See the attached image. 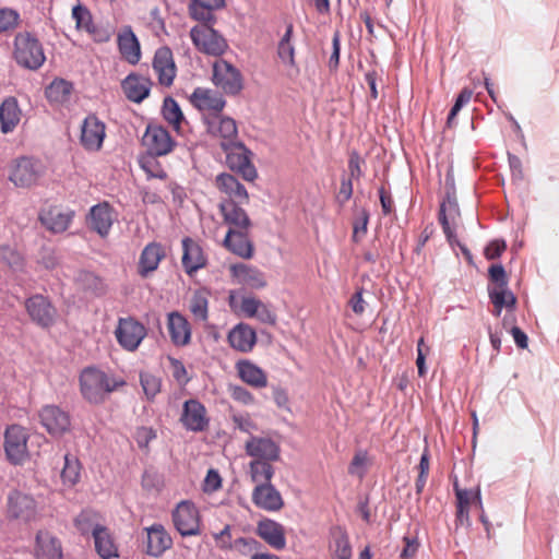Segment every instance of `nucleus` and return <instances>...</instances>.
<instances>
[{"label":"nucleus","instance_id":"23","mask_svg":"<svg viewBox=\"0 0 559 559\" xmlns=\"http://www.w3.org/2000/svg\"><path fill=\"white\" fill-rule=\"evenodd\" d=\"M146 552L152 557H160L173 546V538L162 524H153L146 528Z\"/></svg>","mask_w":559,"mask_h":559},{"label":"nucleus","instance_id":"63","mask_svg":"<svg viewBox=\"0 0 559 559\" xmlns=\"http://www.w3.org/2000/svg\"><path fill=\"white\" fill-rule=\"evenodd\" d=\"M369 465L368 456H354L348 467V473L361 479Z\"/></svg>","mask_w":559,"mask_h":559},{"label":"nucleus","instance_id":"49","mask_svg":"<svg viewBox=\"0 0 559 559\" xmlns=\"http://www.w3.org/2000/svg\"><path fill=\"white\" fill-rule=\"evenodd\" d=\"M72 19L75 21L78 28L85 29L90 33L93 32L92 14L85 5L81 3L74 5L72 8Z\"/></svg>","mask_w":559,"mask_h":559},{"label":"nucleus","instance_id":"37","mask_svg":"<svg viewBox=\"0 0 559 559\" xmlns=\"http://www.w3.org/2000/svg\"><path fill=\"white\" fill-rule=\"evenodd\" d=\"M237 370L240 379L253 388H264L267 384L265 372L250 360L237 362Z\"/></svg>","mask_w":559,"mask_h":559},{"label":"nucleus","instance_id":"4","mask_svg":"<svg viewBox=\"0 0 559 559\" xmlns=\"http://www.w3.org/2000/svg\"><path fill=\"white\" fill-rule=\"evenodd\" d=\"M190 37L195 48L207 56L221 57L228 49L227 40L214 25H195L190 29Z\"/></svg>","mask_w":559,"mask_h":559},{"label":"nucleus","instance_id":"30","mask_svg":"<svg viewBox=\"0 0 559 559\" xmlns=\"http://www.w3.org/2000/svg\"><path fill=\"white\" fill-rule=\"evenodd\" d=\"M36 559H62L60 542L47 531H38L35 546Z\"/></svg>","mask_w":559,"mask_h":559},{"label":"nucleus","instance_id":"39","mask_svg":"<svg viewBox=\"0 0 559 559\" xmlns=\"http://www.w3.org/2000/svg\"><path fill=\"white\" fill-rule=\"evenodd\" d=\"M74 525L83 536H94L96 531L104 526L102 515L91 509L83 510L74 519Z\"/></svg>","mask_w":559,"mask_h":559},{"label":"nucleus","instance_id":"26","mask_svg":"<svg viewBox=\"0 0 559 559\" xmlns=\"http://www.w3.org/2000/svg\"><path fill=\"white\" fill-rule=\"evenodd\" d=\"M165 257L163 247L157 242H151L144 247L138 263V273L145 278L157 270L160 260Z\"/></svg>","mask_w":559,"mask_h":559},{"label":"nucleus","instance_id":"47","mask_svg":"<svg viewBox=\"0 0 559 559\" xmlns=\"http://www.w3.org/2000/svg\"><path fill=\"white\" fill-rule=\"evenodd\" d=\"M212 7L206 4H201L195 1L190 2L189 4V14L191 19L201 22V25H214L216 23V17L213 14Z\"/></svg>","mask_w":559,"mask_h":559},{"label":"nucleus","instance_id":"32","mask_svg":"<svg viewBox=\"0 0 559 559\" xmlns=\"http://www.w3.org/2000/svg\"><path fill=\"white\" fill-rule=\"evenodd\" d=\"M227 338L233 348L248 353L253 348L257 342V334L250 325L238 323L229 331Z\"/></svg>","mask_w":559,"mask_h":559},{"label":"nucleus","instance_id":"43","mask_svg":"<svg viewBox=\"0 0 559 559\" xmlns=\"http://www.w3.org/2000/svg\"><path fill=\"white\" fill-rule=\"evenodd\" d=\"M488 277L490 282L493 283V286H488V294L491 292H511L508 287L509 277L507 275L506 269L501 263L491 264L488 269Z\"/></svg>","mask_w":559,"mask_h":559},{"label":"nucleus","instance_id":"18","mask_svg":"<svg viewBox=\"0 0 559 559\" xmlns=\"http://www.w3.org/2000/svg\"><path fill=\"white\" fill-rule=\"evenodd\" d=\"M181 242L183 251L181 263L185 272L191 276L199 270L205 267L207 258L202 247L190 237H185Z\"/></svg>","mask_w":559,"mask_h":559},{"label":"nucleus","instance_id":"10","mask_svg":"<svg viewBox=\"0 0 559 559\" xmlns=\"http://www.w3.org/2000/svg\"><path fill=\"white\" fill-rule=\"evenodd\" d=\"M44 171V165L39 159L22 156L15 160L9 179L16 187L29 188L37 183Z\"/></svg>","mask_w":559,"mask_h":559},{"label":"nucleus","instance_id":"54","mask_svg":"<svg viewBox=\"0 0 559 559\" xmlns=\"http://www.w3.org/2000/svg\"><path fill=\"white\" fill-rule=\"evenodd\" d=\"M219 135L222 136V141H238V129L236 121L230 117H221L218 129Z\"/></svg>","mask_w":559,"mask_h":559},{"label":"nucleus","instance_id":"12","mask_svg":"<svg viewBox=\"0 0 559 559\" xmlns=\"http://www.w3.org/2000/svg\"><path fill=\"white\" fill-rule=\"evenodd\" d=\"M8 515L22 523H29L38 519V509L35 499L21 491H12L8 497Z\"/></svg>","mask_w":559,"mask_h":559},{"label":"nucleus","instance_id":"52","mask_svg":"<svg viewBox=\"0 0 559 559\" xmlns=\"http://www.w3.org/2000/svg\"><path fill=\"white\" fill-rule=\"evenodd\" d=\"M472 96H473V91L467 87L463 88L459 93L453 106L450 109L448 118H447V126L449 128H451L453 126L455 117L457 116V114L460 112L462 107L471 100Z\"/></svg>","mask_w":559,"mask_h":559},{"label":"nucleus","instance_id":"11","mask_svg":"<svg viewBox=\"0 0 559 559\" xmlns=\"http://www.w3.org/2000/svg\"><path fill=\"white\" fill-rule=\"evenodd\" d=\"M38 417L41 426L52 437H61L71 429L70 414L55 404L40 408Z\"/></svg>","mask_w":559,"mask_h":559},{"label":"nucleus","instance_id":"57","mask_svg":"<svg viewBox=\"0 0 559 559\" xmlns=\"http://www.w3.org/2000/svg\"><path fill=\"white\" fill-rule=\"evenodd\" d=\"M157 437L156 430L152 427H139L135 431V441L141 450H146L152 440Z\"/></svg>","mask_w":559,"mask_h":559},{"label":"nucleus","instance_id":"58","mask_svg":"<svg viewBox=\"0 0 559 559\" xmlns=\"http://www.w3.org/2000/svg\"><path fill=\"white\" fill-rule=\"evenodd\" d=\"M37 262L46 270H53L59 264V259L53 249L43 248L38 253Z\"/></svg>","mask_w":559,"mask_h":559},{"label":"nucleus","instance_id":"22","mask_svg":"<svg viewBox=\"0 0 559 559\" xmlns=\"http://www.w3.org/2000/svg\"><path fill=\"white\" fill-rule=\"evenodd\" d=\"M216 188L227 195L224 200L234 202H248L249 194L246 187L231 174L222 173L215 178Z\"/></svg>","mask_w":559,"mask_h":559},{"label":"nucleus","instance_id":"53","mask_svg":"<svg viewBox=\"0 0 559 559\" xmlns=\"http://www.w3.org/2000/svg\"><path fill=\"white\" fill-rule=\"evenodd\" d=\"M207 297L202 292H195L191 298L190 310L199 319L207 318Z\"/></svg>","mask_w":559,"mask_h":559},{"label":"nucleus","instance_id":"61","mask_svg":"<svg viewBox=\"0 0 559 559\" xmlns=\"http://www.w3.org/2000/svg\"><path fill=\"white\" fill-rule=\"evenodd\" d=\"M507 249V243L503 239H493L485 248L484 254L487 260H495L501 257Z\"/></svg>","mask_w":559,"mask_h":559},{"label":"nucleus","instance_id":"33","mask_svg":"<svg viewBox=\"0 0 559 559\" xmlns=\"http://www.w3.org/2000/svg\"><path fill=\"white\" fill-rule=\"evenodd\" d=\"M27 430L20 425H11L4 432V454H27Z\"/></svg>","mask_w":559,"mask_h":559},{"label":"nucleus","instance_id":"44","mask_svg":"<svg viewBox=\"0 0 559 559\" xmlns=\"http://www.w3.org/2000/svg\"><path fill=\"white\" fill-rule=\"evenodd\" d=\"M491 304L493 305L492 314L499 317L503 308L507 310H514L516 306V297L512 292H491L488 294Z\"/></svg>","mask_w":559,"mask_h":559},{"label":"nucleus","instance_id":"21","mask_svg":"<svg viewBox=\"0 0 559 559\" xmlns=\"http://www.w3.org/2000/svg\"><path fill=\"white\" fill-rule=\"evenodd\" d=\"M252 502L260 509L270 512L280 511L284 501L280 491L272 484H260L252 491Z\"/></svg>","mask_w":559,"mask_h":559},{"label":"nucleus","instance_id":"16","mask_svg":"<svg viewBox=\"0 0 559 559\" xmlns=\"http://www.w3.org/2000/svg\"><path fill=\"white\" fill-rule=\"evenodd\" d=\"M183 427L191 431H203L209 426L206 409L204 405L194 399L183 403V409L180 418Z\"/></svg>","mask_w":559,"mask_h":559},{"label":"nucleus","instance_id":"25","mask_svg":"<svg viewBox=\"0 0 559 559\" xmlns=\"http://www.w3.org/2000/svg\"><path fill=\"white\" fill-rule=\"evenodd\" d=\"M73 281L80 289L93 297H103L108 289L104 278L87 270L76 271Z\"/></svg>","mask_w":559,"mask_h":559},{"label":"nucleus","instance_id":"46","mask_svg":"<svg viewBox=\"0 0 559 559\" xmlns=\"http://www.w3.org/2000/svg\"><path fill=\"white\" fill-rule=\"evenodd\" d=\"M246 454H278V445L270 438H252L246 443Z\"/></svg>","mask_w":559,"mask_h":559},{"label":"nucleus","instance_id":"51","mask_svg":"<svg viewBox=\"0 0 559 559\" xmlns=\"http://www.w3.org/2000/svg\"><path fill=\"white\" fill-rule=\"evenodd\" d=\"M334 556L337 559H352V547L345 532L338 531L334 534Z\"/></svg>","mask_w":559,"mask_h":559},{"label":"nucleus","instance_id":"48","mask_svg":"<svg viewBox=\"0 0 559 559\" xmlns=\"http://www.w3.org/2000/svg\"><path fill=\"white\" fill-rule=\"evenodd\" d=\"M0 261L14 271L22 270L24 265L22 254L9 245H0Z\"/></svg>","mask_w":559,"mask_h":559},{"label":"nucleus","instance_id":"31","mask_svg":"<svg viewBox=\"0 0 559 559\" xmlns=\"http://www.w3.org/2000/svg\"><path fill=\"white\" fill-rule=\"evenodd\" d=\"M190 99L200 110H212L215 114H219L226 105V100L219 93L201 87L193 91Z\"/></svg>","mask_w":559,"mask_h":559},{"label":"nucleus","instance_id":"24","mask_svg":"<svg viewBox=\"0 0 559 559\" xmlns=\"http://www.w3.org/2000/svg\"><path fill=\"white\" fill-rule=\"evenodd\" d=\"M223 245L227 250L243 259H250L253 254V245L248 238L247 230L229 228Z\"/></svg>","mask_w":559,"mask_h":559},{"label":"nucleus","instance_id":"2","mask_svg":"<svg viewBox=\"0 0 559 559\" xmlns=\"http://www.w3.org/2000/svg\"><path fill=\"white\" fill-rule=\"evenodd\" d=\"M219 147L225 153L227 167L246 181L258 178L255 166L251 162L252 152L241 141H221Z\"/></svg>","mask_w":559,"mask_h":559},{"label":"nucleus","instance_id":"29","mask_svg":"<svg viewBox=\"0 0 559 559\" xmlns=\"http://www.w3.org/2000/svg\"><path fill=\"white\" fill-rule=\"evenodd\" d=\"M167 325L171 342L176 346H185L191 340V328L188 320L179 312L173 311L167 316Z\"/></svg>","mask_w":559,"mask_h":559},{"label":"nucleus","instance_id":"64","mask_svg":"<svg viewBox=\"0 0 559 559\" xmlns=\"http://www.w3.org/2000/svg\"><path fill=\"white\" fill-rule=\"evenodd\" d=\"M222 486V478L217 471L211 468L209 469L204 481H203V490L205 492H214Z\"/></svg>","mask_w":559,"mask_h":559},{"label":"nucleus","instance_id":"59","mask_svg":"<svg viewBox=\"0 0 559 559\" xmlns=\"http://www.w3.org/2000/svg\"><path fill=\"white\" fill-rule=\"evenodd\" d=\"M364 159L361 158V156L359 155V153L357 151H352L349 153V158H348V171H349V177L348 178H352V180L356 179L358 180L360 177L364 176V171L361 169V164H364Z\"/></svg>","mask_w":559,"mask_h":559},{"label":"nucleus","instance_id":"28","mask_svg":"<svg viewBox=\"0 0 559 559\" xmlns=\"http://www.w3.org/2000/svg\"><path fill=\"white\" fill-rule=\"evenodd\" d=\"M118 49L121 56L130 64H136L141 59V46L138 37L130 26L118 34Z\"/></svg>","mask_w":559,"mask_h":559},{"label":"nucleus","instance_id":"6","mask_svg":"<svg viewBox=\"0 0 559 559\" xmlns=\"http://www.w3.org/2000/svg\"><path fill=\"white\" fill-rule=\"evenodd\" d=\"M147 335L143 323L132 316L120 317L115 330L119 346L127 352H135Z\"/></svg>","mask_w":559,"mask_h":559},{"label":"nucleus","instance_id":"17","mask_svg":"<svg viewBox=\"0 0 559 559\" xmlns=\"http://www.w3.org/2000/svg\"><path fill=\"white\" fill-rule=\"evenodd\" d=\"M255 533L275 550H283L286 547L285 527L272 519L265 518L260 520L257 524Z\"/></svg>","mask_w":559,"mask_h":559},{"label":"nucleus","instance_id":"60","mask_svg":"<svg viewBox=\"0 0 559 559\" xmlns=\"http://www.w3.org/2000/svg\"><path fill=\"white\" fill-rule=\"evenodd\" d=\"M277 56L283 63L294 67L295 62V47L292 43H280L277 45Z\"/></svg>","mask_w":559,"mask_h":559},{"label":"nucleus","instance_id":"34","mask_svg":"<svg viewBox=\"0 0 559 559\" xmlns=\"http://www.w3.org/2000/svg\"><path fill=\"white\" fill-rule=\"evenodd\" d=\"M21 120V109L15 97L3 99L0 105V130L7 134L12 132Z\"/></svg>","mask_w":559,"mask_h":559},{"label":"nucleus","instance_id":"19","mask_svg":"<svg viewBox=\"0 0 559 559\" xmlns=\"http://www.w3.org/2000/svg\"><path fill=\"white\" fill-rule=\"evenodd\" d=\"M245 202L222 200L218 204L219 212L226 224L236 230H248L252 223L247 212L241 207Z\"/></svg>","mask_w":559,"mask_h":559},{"label":"nucleus","instance_id":"15","mask_svg":"<svg viewBox=\"0 0 559 559\" xmlns=\"http://www.w3.org/2000/svg\"><path fill=\"white\" fill-rule=\"evenodd\" d=\"M153 82L150 78L130 73L121 81V88L128 100L141 104L150 96Z\"/></svg>","mask_w":559,"mask_h":559},{"label":"nucleus","instance_id":"35","mask_svg":"<svg viewBox=\"0 0 559 559\" xmlns=\"http://www.w3.org/2000/svg\"><path fill=\"white\" fill-rule=\"evenodd\" d=\"M93 538L95 550L102 559H114L119 556L116 539L107 526L98 528Z\"/></svg>","mask_w":559,"mask_h":559},{"label":"nucleus","instance_id":"7","mask_svg":"<svg viewBox=\"0 0 559 559\" xmlns=\"http://www.w3.org/2000/svg\"><path fill=\"white\" fill-rule=\"evenodd\" d=\"M25 310L33 323L41 329L55 325L58 310L51 299L43 294H34L25 299Z\"/></svg>","mask_w":559,"mask_h":559},{"label":"nucleus","instance_id":"5","mask_svg":"<svg viewBox=\"0 0 559 559\" xmlns=\"http://www.w3.org/2000/svg\"><path fill=\"white\" fill-rule=\"evenodd\" d=\"M171 521L182 537L201 534V514L195 503L191 500H181L176 504L171 511Z\"/></svg>","mask_w":559,"mask_h":559},{"label":"nucleus","instance_id":"55","mask_svg":"<svg viewBox=\"0 0 559 559\" xmlns=\"http://www.w3.org/2000/svg\"><path fill=\"white\" fill-rule=\"evenodd\" d=\"M20 20L17 11L10 8L0 9V33L14 28Z\"/></svg>","mask_w":559,"mask_h":559},{"label":"nucleus","instance_id":"1","mask_svg":"<svg viewBox=\"0 0 559 559\" xmlns=\"http://www.w3.org/2000/svg\"><path fill=\"white\" fill-rule=\"evenodd\" d=\"M79 382L83 399L95 405L104 403L111 392L126 384L123 380L109 377L95 366L85 367L80 373Z\"/></svg>","mask_w":559,"mask_h":559},{"label":"nucleus","instance_id":"13","mask_svg":"<svg viewBox=\"0 0 559 559\" xmlns=\"http://www.w3.org/2000/svg\"><path fill=\"white\" fill-rule=\"evenodd\" d=\"M105 136V123L95 114L87 115L81 124V145L86 151L97 152L103 147Z\"/></svg>","mask_w":559,"mask_h":559},{"label":"nucleus","instance_id":"8","mask_svg":"<svg viewBox=\"0 0 559 559\" xmlns=\"http://www.w3.org/2000/svg\"><path fill=\"white\" fill-rule=\"evenodd\" d=\"M212 82L229 96L240 94L243 88L241 72L225 59H218L213 63Z\"/></svg>","mask_w":559,"mask_h":559},{"label":"nucleus","instance_id":"36","mask_svg":"<svg viewBox=\"0 0 559 559\" xmlns=\"http://www.w3.org/2000/svg\"><path fill=\"white\" fill-rule=\"evenodd\" d=\"M231 272L240 284L250 288L261 289L266 286L264 274L257 267L238 263L231 266Z\"/></svg>","mask_w":559,"mask_h":559},{"label":"nucleus","instance_id":"14","mask_svg":"<svg viewBox=\"0 0 559 559\" xmlns=\"http://www.w3.org/2000/svg\"><path fill=\"white\" fill-rule=\"evenodd\" d=\"M152 66L160 85L168 87L174 83L177 68L173 51L168 46H162L156 49Z\"/></svg>","mask_w":559,"mask_h":559},{"label":"nucleus","instance_id":"42","mask_svg":"<svg viewBox=\"0 0 559 559\" xmlns=\"http://www.w3.org/2000/svg\"><path fill=\"white\" fill-rule=\"evenodd\" d=\"M162 116L176 131H179L180 124L185 120L179 103L171 96L164 98Z\"/></svg>","mask_w":559,"mask_h":559},{"label":"nucleus","instance_id":"50","mask_svg":"<svg viewBox=\"0 0 559 559\" xmlns=\"http://www.w3.org/2000/svg\"><path fill=\"white\" fill-rule=\"evenodd\" d=\"M140 383L148 400H153L160 391V379L150 372L140 374Z\"/></svg>","mask_w":559,"mask_h":559},{"label":"nucleus","instance_id":"56","mask_svg":"<svg viewBox=\"0 0 559 559\" xmlns=\"http://www.w3.org/2000/svg\"><path fill=\"white\" fill-rule=\"evenodd\" d=\"M233 548L238 550L241 555L255 554L261 548V544L251 537H239L234 540Z\"/></svg>","mask_w":559,"mask_h":559},{"label":"nucleus","instance_id":"45","mask_svg":"<svg viewBox=\"0 0 559 559\" xmlns=\"http://www.w3.org/2000/svg\"><path fill=\"white\" fill-rule=\"evenodd\" d=\"M81 476V463L79 456H63L61 478L64 485H75Z\"/></svg>","mask_w":559,"mask_h":559},{"label":"nucleus","instance_id":"41","mask_svg":"<svg viewBox=\"0 0 559 559\" xmlns=\"http://www.w3.org/2000/svg\"><path fill=\"white\" fill-rule=\"evenodd\" d=\"M280 456H258L250 463L251 479L255 483V486L260 484H271L272 476L274 474L273 467L269 461L277 460Z\"/></svg>","mask_w":559,"mask_h":559},{"label":"nucleus","instance_id":"3","mask_svg":"<svg viewBox=\"0 0 559 559\" xmlns=\"http://www.w3.org/2000/svg\"><path fill=\"white\" fill-rule=\"evenodd\" d=\"M14 59L25 69L37 70L44 64L46 56L38 38L25 32L14 38Z\"/></svg>","mask_w":559,"mask_h":559},{"label":"nucleus","instance_id":"62","mask_svg":"<svg viewBox=\"0 0 559 559\" xmlns=\"http://www.w3.org/2000/svg\"><path fill=\"white\" fill-rule=\"evenodd\" d=\"M369 212L366 209H362L360 211L359 217L355 221L353 226V240L355 242L358 241V235H366L368 230V223H369Z\"/></svg>","mask_w":559,"mask_h":559},{"label":"nucleus","instance_id":"20","mask_svg":"<svg viewBox=\"0 0 559 559\" xmlns=\"http://www.w3.org/2000/svg\"><path fill=\"white\" fill-rule=\"evenodd\" d=\"M112 222L111 206L108 202L93 205L86 217L88 228L96 231L100 237H106L109 234Z\"/></svg>","mask_w":559,"mask_h":559},{"label":"nucleus","instance_id":"9","mask_svg":"<svg viewBox=\"0 0 559 559\" xmlns=\"http://www.w3.org/2000/svg\"><path fill=\"white\" fill-rule=\"evenodd\" d=\"M142 145L146 148L148 158H155L169 154L176 142L166 128L148 123L142 138Z\"/></svg>","mask_w":559,"mask_h":559},{"label":"nucleus","instance_id":"40","mask_svg":"<svg viewBox=\"0 0 559 559\" xmlns=\"http://www.w3.org/2000/svg\"><path fill=\"white\" fill-rule=\"evenodd\" d=\"M73 84L64 79L56 78L46 86L45 96L49 103L64 104L70 99Z\"/></svg>","mask_w":559,"mask_h":559},{"label":"nucleus","instance_id":"27","mask_svg":"<svg viewBox=\"0 0 559 559\" xmlns=\"http://www.w3.org/2000/svg\"><path fill=\"white\" fill-rule=\"evenodd\" d=\"M74 217V211H61L58 207L49 209L39 215L41 224L53 234L66 231Z\"/></svg>","mask_w":559,"mask_h":559},{"label":"nucleus","instance_id":"38","mask_svg":"<svg viewBox=\"0 0 559 559\" xmlns=\"http://www.w3.org/2000/svg\"><path fill=\"white\" fill-rule=\"evenodd\" d=\"M454 490L456 496V518L459 521L463 522V520H468V508L469 504L473 502L480 509L483 508L480 491L477 489L475 492L461 489L457 484H454Z\"/></svg>","mask_w":559,"mask_h":559}]
</instances>
